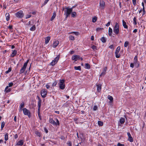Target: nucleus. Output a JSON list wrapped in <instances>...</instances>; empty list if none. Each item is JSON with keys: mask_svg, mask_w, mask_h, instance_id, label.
Returning a JSON list of instances; mask_svg holds the SVG:
<instances>
[{"mask_svg": "<svg viewBox=\"0 0 146 146\" xmlns=\"http://www.w3.org/2000/svg\"><path fill=\"white\" fill-rule=\"evenodd\" d=\"M105 3L103 0H100V6L102 8L104 9L105 7Z\"/></svg>", "mask_w": 146, "mask_h": 146, "instance_id": "nucleus-15", "label": "nucleus"}, {"mask_svg": "<svg viewBox=\"0 0 146 146\" xmlns=\"http://www.w3.org/2000/svg\"><path fill=\"white\" fill-rule=\"evenodd\" d=\"M49 0H45L44 1V3H43V5H45L47 3V2H48V1H49Z\"/></svg>", "mask_w": 146, "mask_h": 146, "instance_id": "nucleus-59", "label": "nucleus"}, {"mask_svg": "<svg viewBox=\"0 0 146 146\" xmlns=\"http://www.w3.org/2000/svg\"><path fill=\"white\" fill-rule=\"evenodd\" d=\"M36 27L35 25H33L30 29V30L31 31H34L36 29Z\"/></svg>", "mask_w": 146, "mask_h": 146, "instance_id": "nucleus-34", "label": "nucleus"}, {"mask_svg": "<svg viewBox=\"0 0 146 146\" xmlns=\"http://www.w3.org/2000/svg\"><path fill=\"white\" fill-rule=\"evenodd\" d=\"M129 44V42L128 41H126L124 43V46L125 47H127Z\"/></svg>", "mask_w": 146, "mask_h": 146, "instance_id": "nucleus-41", "label": "nucleus"}, {"mask_svg": "<svg viewBox=\"0 0 146 146\" xmlns=\"http://www.w3.org/2000/svg\"><path fill=\"white\" fill-rule=\"evenodd\" d=\"M50 36H47L45 38V42L46 44L48 43L50 40Z\"/></svg>", "mask_w": 146, "mask_h": 146, "instance_id": "nucleus-22", "label": "nucleus"}, {"mask_svg": "<svg viewBox=\"0 0 146 146\" xmlns=\"http://www.w3.org/2000/svg\"><path fill=\"white\" fill-rule=\"evenodd\" d=\"M79 59H80V56L78 55H74L72 57V60H74L75 61Z\"/></svg>", "mask_w": 146, "mask_h": 146, "instance_id": "nucleus-12", "label": "nucleus"}, {"mask_svg": "<svg viewBox=\"0 0 146 146\" xmlns=\"http://www.w3.org/2000/svg\"><path fill=\"white\" fill-rule=\"evenodd\" d=\"M65 9H66V10L64 11V15H66V17H68L72 11V9L68 7H66Z\"/></svg>", "mask_w": 146, "mask_h": 146, "instance_id": "nucleus-4", "label": "nucleus"}, {"mask_svg": "<svg viewBox=\"0 0 146 146\" xmlns=\"http://www.w3.org/2000/svg\"><path fill=\"white\" fill-rule=\"evenodd\" d=\"M124 145L123 144H121L120 143H118L117 144V146H124Z\"/></svg>", "mask_w": 146, "mask_h": 146, "instance_id": "nucleus-61", "label": "nucleus"}, {"mask_svg": "<svg viewBox=\"0 0 146 146\" xmlns=\"http://www.w3.org/2000/svg\"><path fill=\"white\" fill-rule=\"evenodd\" d=\"M127 134L128 137V140L131 142H132L133 141V139L130 133L127 132Z\"/></svg>", "mask_w": 146, "mask_h": 146, "instance_id": "nucleus-13", "label": "nucleus"}, {"mask_svg": "<svg viewBox=\"0 0 146 146\" xmlns=\"http://www.w3.org/2000/svg\"><path fill=\"white\" fill-rule=\"evenodd\" d=\"M134 63H131L130 65V66L132 68H133L134 67Z\"/></svg>", "mask_w": 146, "mask_h": 146, "instance_id": "nucleus-60", "label": "nucleus"}, {"mask_svg": "<svg viewBox=\"0 0 146 146\" xmlns=\"http://www.w3.org/2000/svg\"><path fill=\"white\" fill-rule=\"evenodd\" d=\"M15 14L16 17L18 18H21L23 16V12L22 10L19 11Z\"/></svg>", "mask_w": 146, "mask_h": 146, "instance_id": "nucleus-6", "label": "nucleus"}, {"mask_svg": "<svg viewBox=\"0 0 146 146\" xmlns=\"http://www.w3.org/2000/svg\"><path fill=\"white\" fill-rule=\"evenodd\" d=\"M108 32L109 35L110 36H111L112 33V29L110 27L109 28Z\"/></svg>", "mask_w": 146, "mask_h": 146, "instance_id": "nucleus-25", "label": "nucleus"}, {"mask_svg": "<svg viewBox=\"0 0 146 146\" xmlns=\"http://www.w3.org/2000/svg\"><path fill=\"white\" fill-rule=\"evenodd\" d=\"M97 87V90L98 92H101L102 89V85L101 84H98L96 85Z\"/></svg>", "mask_w": 146, "mask_h": 146, "instance_id": "nucleus-16", "label": "nucleus"}, {"mask_svg": "<svg viewBox=\"0 0 146 146\" xmlns=\"http://www.w3.org/2000/svg\"><path fill=\"white\" fill-rule=\"evenodd\" d=\"M122 22L123 27L125 29H127L128 28V26L126 24V22L124 21V20H122Z\"/></svg>", "mask_w": 146, "mask_h": 146, "instance_id": "nucleus-18", "label": "nucleus"}, {"mask_svg": "<svg viewBox=\"0 0 146 146\" xmlns=\"http://www.w3.org/2000/svg\"><path fill=\"white\" fill-rule=\"evenodd\" d=\"M98 109V106L96 105H95L93 108L94 111H96Z\"/></svg>", "mask_w": 146, "mask_h": 146, "instance_id": "nucleus-50", "label": "nucleus"}, {"mask_svg": "<svg viewBox=\"0 0 146 146\" xmlns=\"http://www.w3.org/2000/svg\"><path fill=\"white\" fill-rule=\"evenodd\" d=\"M74 33L75 34V35H79V32H72L70 33V34H72Z\"/></svg>", "mask_w": 146, "mask_h": 146, "instance_id": "nucleus-49", "label": "nucleus"}, {"mask_svg": "<svg viewBox=\"0 0 146 146\" xmlns=\"http://www.w3.org/2000/svg\"><path fill=\"white\" fill-rule=\"evenodd\" d=\"M69 39L70 40H75L74 37L72 35H70L69 36Z\"/></svg>", "mask_w": 146, "mask_h": 146, "instance_id": "nucleus-42", "label": "nucleus"}, {"mask_svg": "<svg viewBox=\"0 0 146 146\" xmlns=\"http://www.w3.org/2000/svg\"><path fill=\"white\" fill-rule=\"evenodd\" d=\"M36 11H33L31 13L33 15H35L36 14Z\"/></svg>", "mask_w": 146, "mask_h": 146, "instance_id": "nucleus-64", "label": "nucleus"}, {"mask_svg": "<svg viewBox=\"0 0 146 146\" xmlns=\"http://www.w3.org/2000/svg\"><path fill=\"white\" fill-rule=\"evenodd\" d=\"M57 84V82L56 80H55L53 82L52 84V86L54 87Z\"/></svg>", "mask_w": 146, "mask_h": 146, "instance_id": "nucleus-46", "label": "nucleus"}, {"mask_svg": "<svg viewBox=\"0 0 146 146\" xmlns=\"http://www.w3.org/2000/svg\"><path fill=\"white\" fill-rule=\"evenodd\" d=\"M35 133L37 136H38L39 137L41 136V133L40 132L38 131H36Z\"/></svg>", "mask_w": 146, "mask_h": 146, "instance_id": "nucleus-37", "label": "nucleus"}, {"mask_svg": "<svg viewBox=\"0 0 146 146\" xmlns=\"http://www.w3.org/2000/svg\"><path fill=\"white\" fill-rule=\"evenodd\" d=\"M134 64L137 65V67L139 66V63L138 60L137 56V55L135 56L134 57Z\"/></svg>", "mask_w": 146, "mask_h": 146, "instance_id": "nucleus-10", "label": "nucleus"}, {"mask_svg": "<svg viewBox=\"0 0 146 146\" xmlns=\"http://www.w3.org/2000/svg\"><path fill=\"white\" fill-rule=\"evenodd\" d=\"M78 119V118L76 117L74 118V122L76 123V124H78V122H77V120Z\"/></svg>", "mask_w": 146, "mask_h": 146, "instance_id": "nucleus-47", "label": "nucleus"}, {"mask_svg": "<svg viewBox=\"0 0 146 146\" xmlns=\"http://www.w3.org/2000/svg\"><path fill=\"white\" fill-rule=\"evenodd\" d=\"M56 15V13L55 12H54L53 13V15L52 16L50 20L51 21H52L55 18Z\"/></svg>", "mask_w": 146, "mask_h": 146, "instance_id": "nucleus-23", "label": "nucleus"}, {"mask_svg": "<svg viewBox=\"0 0 146 146\" xmlns=\"http://www.w3.org/2000/svg\"><path fill=\"white\" fill-rule=\"evenodd\" d=\"M113 31L116 35H118L119 33V25L118 23L117 22L115 23V25L113 28Z\"/></svg>", "mask_w": 146, "mask_h": 146, "instance_id": "nucleus-3", "label": "nucleus"}, {"mask_svg": "<svg viewBox=\"0 0 146 146\" xmlns=\"http://www.w3.org/2000/svg\"><path fill=\"white\" fill-rule=\"evenodd\" d=\"M47 91L46 89L42 90L40 92L42 97L43 98H45L47 95Z\"/></svg>", "mask_w": 146, "mask_h": 146, "instance_id": "nucleus-7", "label": "nucleus"}, {"mask_svg": "<svg viewBox=\"0 0 146 146\" xmlns=\"http://www.w3.org/2000/svg\"><path fill=\"white\" fill-rule=\"evenodd\" d=\"M17 53V51L16 50H14L11 54V56L12 57H14Z\"/></svg>", "mask_w": 146, "mask_h": 146, "instance_id": "nucleus-24", "label": "nucleus"}, {"mask_svg": "<svg viewBox=\"0 0 146 146\" xmlns=\"http://www.w3.org/2000/svg\"><path fill=\"white\" fill-rule=\"evenodd\" d=\"M115 57L117 58H119L120 57V54H118V53L115 54Z\"/></svg>", "mask_w": 146, "mask_h": 146, "instance_id": "nucleus-52", "label": "nucleus"}, {"mask_svg": "<svg viewBox=\"0 0 146 146\" xmlns=\"http://www.w3.org/2000/svg\"><path fill=\"white\" fill-rule=\"evenodd\" d=\"M74 70H78L81 71V67L80 66H75L74 67Z\"/></svg>", "mask_w": 146, "mask_h": 146, "instance_id": "nucleus-29", "label": "nucleus"}, {"mask_svg": "<svg viewBox=\"0 0 146 146\" xmlns=\"http://www.w3.org/2000/svg\"><path fill=\"white\" fill-rule=\"evenodd\" d=\"M31 15H26L25 18L26 19H27L29 18H30L31 17Z\"/></svg>", "mask_w": 146, "mask_h": 146, "instance_id": "nucleus-56", "label": "nucleus"}, {"mask_svg": "<svg viewBox=\"0 0 146 146\" xmlns=\"http://www.w3.org/2000/svg\"><path fill=\"white\" fill-rule=\"evenodd\" d=\"M107 70V67H105L103 68L102 72H101L100 75V76H104L105 75L106 73V71Z\"/></svg>", "mask_w": 146, "mask_h": 146, "instance_id": "nucleus-11", "label": "nucleus"}, {"mask_svg": "<svg viewBox=\"0 0 146 146\" xmlns=\"http://www.w3.org/2000/svg\"><path fill=\"white\" fill-rule=\"evenodd\" d=\"M125 121V119L123 117H121L119 120V122L121 124H123Z\"/></svg>", "mask_w": 146, "mask_h": 146, "instance_id": "nucleus-26", "label": "nucleus"}, {"mask_svg": "<svg viewBox=\"0 0 146 146\" xmlns=\"http://www.w3.org/2000/svg\"><path fill=\"white\" fill-rule=\"evenodd\" d=\"M110 21L108 22L107 24H106V26L107 27L109 26L110 25Z\"/></svg>", "mask_w": 146, "mask_h": 146, "instance_id": "nucleus-62", "label": "nucleus"}, {"mask_svg": "<svg viewBox=\"0 0 146 146\" xmlns=\"http://www.w3.org/2000/svg\"><path fill=\"white\" fill-rule=\"evenodd\" d=\"M97 17L96 16H94L92 19V22L93 23H95L97 21Z\"/></svg>", "mask_w": 146, "mask_h": 146, "instance_id": "nucleus-36", "label": "nucleus"}, {"mask_svg": "<svg viewBox=\"0 0 146 146\" xmlns=\"http://www.w3.org/2000/svg\"><path fill=\"white\" fill-rule=\"evenodd\" d=\"M29 60H27L26 62L24 63L23 67L21 68L20 71V73L21 74L23 73L25 71L27 66Z\"/></svg>", "mask_w": 146, "mask_h": 146, "instance_id": "nucleus-5", "label": "nucleus"}, {"mask_svg": "<svg viewBox=\"0 0 146 146\" xmlns=\"http://www.w3.org/2000/svg\"><path fill=\"white\" fill-rule=\"evenodd\" d=\"M107 98H108V99L109 100H110V101L111 102H113V98L112 96H110V95H108L107 97Z\"/></svg>", "mask_w": 146, "mask_h": 146, "instance_id": "nucleus-31", "label": "nucleus"}, {"mask_svg": "<svg viewBox=\"0 0 146 146\" xmlns=\"http://www.w3.org/2000/svg\"><path fill=\"white\" fill-rule=\"evenodd\" d=\"M133 24L135 25H136L137 24V19L135 17H134L133 19Z\"/></svg>", "mask_w": 146, "mask_h": 146, "instance_id": "nucleus-39", "label": "nucleus"}, {"mask_svg": "<svg viewBox=\"0 0 146 146\" xmlns=\"http://www.w3.org/2000/svg\"><path fill=\"white\" fill-rule=\"evenodd\" d=\"M11 68H9L8 69V70L5 72V73L6 74H8L9 72L11 71Z\"/></svg>", "mask_w": 146, "mask_h": 146, "instance_id": "nucleus-43", "label": "nucleus"}, {"mask_svg": "<svg viewBox=\"0 0 146 146\" xmlns=\"http://www.w3.org/2000/svg\"><path fill=\"white\" fill-rule=\"evenodd\" d=\"M142 11H143V14L142 15H144L145 13V8H143V9H142Z\"/></svg>", "mask_w": 146, "mask_h": 146, "instance_id": "nucleus-53", "label": "nucleus"}, {"mask_svg": "<svg viewBox=\"0 0 146 146\" xmlns=\"http://www.w3.org/2000/svg\"><path fill=\"white\" fill-rule=\"evenodd\" d=\"M120 49V47L119 46H118L115 51V54L118 53Z\"/></svg>", "mask_w": 146, "mask_h": 146, "instance_id": "nucleus-33", "label": "nucleus"}, {"mask_svg": "<svg viewBox=\"0 0 146 146\" xmlns=\"http://www.w3.org/2000/svg\"><path fill=\"white\" fill-rule=\"evenodd\" d=\"M8 139V134L7 133H6L4 135V140L5 141H7Z\"/></svg>", "mask_w": 146, "mask_h": 146, "instance_id": "nucleus-28", "label": "nucleus"}, {"mask_svg": "<svg viewBox=\"0 0 146 146\" xmlns=\"http://www.w3.org/2000/svg\"><path fill=\"white\" fill-rule=\"evenodd\" d=\"M67 144L68 145V146H72V143L70 141H68L67 142Z\"/></svg>", "mask_w": 146, "mask_h": 146, "instance_id": "nucleus-48", "label": "nucleus"}, {"mask_svg": "<svg viewBox=\"0 0 146 146\" xmlns=\"http://www.w3.org/2000/svg\"><path fill=\"white\" fill-rule=\"evenodd\" d=\"M46 87L47 89H48L50 88V86L48 84L46 85Z\"/></svg>", "mask_w": 146, "mask_h": 146, "instance_id": "nucleus-63", "label": "nucleus"}, {"mask_svg": "<svg viewBox=\"0 0 146 146\" xmlns=\"http://www.w3.org/2000/svg\"><path fill=\"white\" fill-rule=\"evenodd\" d=\"M91 48L94 50H97V47L96 46H95V45H93L91 46Z\"/></svg>", "mask_w": 146, "mask_h": 146, "instance_id": "nucleus-45", "label": "nucleus"}, {"mask_svg": "<svg viewBox=\"0 0 146 146\" xmlns=\"http://www.w3.org/2000/svg\"><path fill=\"white\" fill-rule=\"evenodd\" d=\"M133 5L135 6L136 3V0H132Z\"/></svg>", "mask_w": 146, "mask_h": 146, "instance_id": "nucleus-51", "label": "nucleus"}, {"mask_svg": "<svg viewBox=\"0 0 146 146\" xmlns=\"http://www.w3.org/2000/svg\"><path fill=\"white\" fill-rule=\"evenodd\" d=\"M5 123L4 121H3L1 122V130H3V128L5 126Z\"/></svg>", "mask_w": 146, "mask_h": 146, "instance_id": "nucleus-30", "label": "nucleus"}, {"mask_svg": "<svg viewBox=\"0 0 146 146\" xmlns=\"http://www.w3.org/2000/svg\"><path fill=\"white\" fill-rule=\"evenodd\" d=\"M101 40L102 42L105 43L106 42V39L105 37H103L101 38Z\"/></svg>", "mask_w": 146, "mask_h": 146, "instance_id": "nucleus-38", "label": "nucleus"}, {"mask_svg": "<svg viewBox=\"0 0 146 146\" xmlns=\"http://www.w3.org/2000/svg\"><path fill=\"white\" fill-rule=\"evenodd\" d=\"M37 97L38 100V110H40L41 104L42 103V100L39 96H37Z\"/></svg>", "mask_w": 146, "mask_h": 146, "instance_id": "nucleus-9", "label": "nucleus"}, {"mask_svg": "<svg viewBox=\"0 0 146 146\" xmlns=\"http://www.w3.org/2000/svg\"><path fill=\"white\" fill-rule=\"evenodd\" d=\"M98 124L100 126H102L103 125V122L101 121H98Z\"/></svg>", "mask_w": 146, "mask_h": 146, "instance_id": "nucleus-44", "label": "nucleus"}, {"mask_svg": "<svg viewBox=\"0 0 146 146\" xmlns=\"http://www.w3.org/2000/svg\"><path fill=\"white\" fill-rule=\"evenodd\" d=\"M59 58V56H56L51 63V65L52 66H54L57 63Z\"/></svg>", "mask_w": 146, "mask_h": 146, "instance_id": "nucleus-8", "label": "nucleus"}, {"mask_svg": "<svg viewBox=\"0 0 146 146\" xmlns=\"http://www.w3.org/2000/svg\"><path fill=\"white\" fill-rule=\"evenodd\" d=\"M59 88L62 90H64L65 88V80L64 79L60 80L58 83Z\"/></svg>", "mask_w": 146, "mask_h": 146, "instance_id": "nucleus-2", "label": "nucleus"}, {"mask_svg": "<svg viewBox=\"0 0 146 146\" xmlns=\"http://www.w3.org/2000/svg\"><path fill=\"white\" fill-rule=\"evenodd\" d=\"M85 68L86 69H89L90 68V66L88 63H85Z\"/></svg>", "mask_w": 146, "mask_h": 146, "instance_id": "nucleus-32", "label": "nucleus"}, {"mask_svg": "<svg viewBox=\"0 0 146 146\" xmlns=\"http://www.w3.org/2000/svg\"><path fill=\"white\" fill-rule=\"evenodd\" d=\"M59 43L58 40H56L54 42L53 44V47L54 48L56 47L58 45Z\"/></svg>", "mask_w": 146, "mask_h": 146, "instance_id": "nucleus-19", "label": "nucleus"}, {"mask_svg": "<svg viewBox=\"0 0 146 146\" xmlns=\"http://www.w3.org/2000/svg\"><path fill=\"white\" fill-rule=\"evenodd\" d=\"M13 85V82H10L8 84V86L9 87H12Z\"/></svg>", "mask_w": 146, "mask_h": 146, "instance_id": "nucleus-54", "label": "nucleus"}, {"mask_svg": "<svg viewBox=\"0 0 146 146\" xmlns=\"http://www.w3.org/2000/svg\"><path fill=\"white\" fill-rule=\"evenodd\" d=\"M11 90V89L10 88H9V86H7L5 88L4 91L5 93H7L10 92Z\"/></svg>", "mask_w": 146, "mask_h": 146, "instance_id": "nucleus-17", "label": "nucleus"}, {"mask_svg": "<svg viewBox=\"0 0 146 146\" xmlns=\"http://www.w3.org/2000/svg\"><path fill=\"white\" fill-rule=\"evenodd\" d=\"M103 29V28H97L96 29V31H100L101 30H102Z\"/></svg>", "mask_w": 146, "mask_h": 146, "instance_id": "nucleus-57", "label": "nucleus"}, {"mask_svg": "<svg viewBox=\"0 0 146 146\" xmlns=\"http://www.w3.org/2000/svg\"><path fill=\"white\" fill-rule=\"evenodd\" d=\"M37 113L38 115V117L40 121L42 120V116L41 115L40 113V110H38Z\"/></svg>", "mask_w": 146, "mask_h": 146, "instance_id": "nucleus-21", "label": "nucleus"}, {"mask_svg": "<svg viewBox=\"0 0 146 146\" xmlns=\"http://www.w3.org/2000/svg\"><path fill=\"white\" fill-rule=\"evenodd\" d=\"M109 47L111 49H113L114 48V46L113 45V44H112V45H110Z\"/></svg>", "mask_w": 146, "mask_h": 146, "instance_id": "nucleus-58", "label": "nucleus"}, {"mask_svg": "<svg viewBox=\"0 0 146 146\" xmlns=\"http://www.w3.org/2000/svg\"><path fill=\"white\" fill-rule=\"evenodd\" d=\"M23 140H21L17 142V145H23Z\"/></svg>", "mask_w": 146, "mask_h": 146, "instance_id": "nucleus-20", "label": "nucleus"}, {"mask_svg": "<svg viewBox=\"0 0 146 146\" xmlns=\"http://www.w3.org/2000/svg\"><path fill=\"white\" fill-rule=\"evenodd\" d=\"M72 17H74L76 15V13L75 12H72Z\"/></svg>", "mask_w": 146, "mask_h": 146, "instance_id": "nucleus-40", "label": "nucleus"}, {"mask_svg": "<svg viewBox=\"0 0 146 146\" xmlns=\"http://www.w3.org/2000/svg\"><path fill=\"white\" fill-rule=\"evenodd\" d=\"M5 16L6 17V19L7 21L9 20L10 19V14L9 13H6L5 14Z\"/></svg>", "mask_w": 146, "mask_h": 146, "instance_id": "nucleus-27", "label": "nucleus"}, {"mask_svg": "<svg viewBox=\"0 0 146 146\" xmlns=\"http://www.w3.org/2000/svg\"><path fill=\"white\" fill-rule=\"evenodd\" d=\"M23 113L25 115H28L30 114L29 111L26 108L23 109Z\"/></svg>", "mask_w": 146, "mask_h": 146, "instance_id": "nucleus-14", "label": "nucleus"}, {"mask_svg": "<svg viewBox=\"0 0 146 146\" xmlns=\"http://www.w3.org/2000/svg\"><path fill=\"white\" fill-rule=\"evenodd\" d=\"M25 106V103L24 102H22L20 105V109L21 110Z\"/></svg>", "mask_w": 146, "mask_h": 146, "instance_id": "nucleus-35", "label": "nucleus"}, {"mask_svg": "<svg viewBox=\"0 0 146 146\" xmlns=\"http://www.w3.org/2000/svg\"><path fill=\"white\" fill-rule=\"evenodd\" d=\"M55 120H56V122L53 120V118L50 117L49 119V122L54 126L59 125L60 122L58 119L56 118Z\"/></svg>", "mask_w": 146, "mask_h": 146, "instance_id": "nucleus-1", "label": "nucleus"}, {"mask_svg": "<svg viewBox=\"0 0 146 146\" xmlns=\"http://www.w3.org/2000/svg\"><path fill=\"white\" fill-rule=\"evenodd\" d=\"M44 131H45V133H47L48 132V129L46 127H44Z\"/></svg>", "mask_w": 146, "mask_h": 146, "instance_id": "nucleus-55", "label": "nucleus"}]
</instances>
